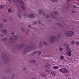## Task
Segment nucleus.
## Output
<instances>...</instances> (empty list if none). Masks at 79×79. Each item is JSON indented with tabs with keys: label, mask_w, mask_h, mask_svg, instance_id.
<instances>
[{
	"label": "nucleus",
	"mask_w": 79,
	"mask_h": 79,
	"mask_svg": "<svg viewBox=\"0 0 79 79\" xmlns=\"http://www.w3.org/2000/svg\"><path fill=\"white\" fill-rule=\"evenodd\" d=\"M36 48L35 46H34L32 48V46H30V45H28L27 47H26L24 49V51L23 52V53H26V52H30L31 50H33Z\"/></svg>",
	"instance_id": "f257e3e1"
},
{
	"label": "nucleus",
	"mask_w": 79,
	"mask_h": 79,
	"mask_svg": "<svg viewBox=\"0 0 79 79\" xmlns=\"http://www.w3.org/2000/svg\"><path fill=\"white\" fill-rule=\"evenodd\" d=\"M64 35L66 37H71L74 35V32L71 31H67L65 32Z\"/></svg>",
	"instance_id": "f03ea898"
},
{
	"label": "nucleus",
	"mask_w": 79,
	"mask_h": 79,
	"mask_svg": "<svg viewBox=\"0 0 79 79\" xmlns=\"http://www.w3.org/2000/svg\"><path fill=\"white\" fill-rule=\"evenodd\" d=\"M59 71L60 73H68V70L65 68H62L59 69Z\"/></svg>",
	"instance_id": "7ed1b4c3"
},
{
	"label": "nucleus",
	"mask_w": 79,
	"mask_h": 79,
	"mask_svg": "<svg viewBox=\"0 0 79 79\" xmlns=\"http://www.w3.org/2000/svg\"><path fill=\"white\" fill-rule=\"evenodd\" d=\"M50 42L51 44H54L55 40V36H52L50 37Z\"/></svg>",
	"instance_id": "20e7f679"
},
{
	"label": "nucleus",
	"mask_w": 79,
	"mask_h": 79,
	"mask_svg": "<svg viewBox=\"0 0 79 79\" xmlns=\"http://www.w3.org/2000/svg\"><path fill=\"white\" fill-rule=\"evenodd\" d=\"M17 9H18V12L17 13V16L19 19H22V16L21 15V13H20V10L18 9V8Z\"/></svg>",
	"instance_id": "39448f33"
},
{
	"label": "nucleus",
	"mask_w": 79,
	"mask_h": 79,
	"mask_svg": "<svg viewBox=\"0 0 79 79\" xmlns=\"http://www.w3.org/2000/svg\"><path fill=\"white\" fill-rule=\"evenodd\" d=\"M9 61V59L6 55H5L3 58V61L4 63L5 62H8Z\"/></svg>",
	"instance_id": "423d86ee"
},
{
	"label": "nucleus",
	"mask_w": 79,
	"mask_h": 79,
	"mask_svg": "<svg viewBox=\"0 0 79 79\" xmlns=\"http://www.w3.org/2000/svg\"><path fill=\"white\" fill-rule=\"evenodd\" d=\"M60 39V37L58 36L55 37V41H59Z\"/></svg>",
	"instance_id": "0eeeda50"
},
{
	"label": "nucleus",
	"mask_w": 79,
	"mask_h": 79,
	"mask_svg": "<svg viewBox=\"0 0 79 79\" xmlns=\"http://www.w3.org/2000/svg\"><path fill=\"white\" fill-rule=\"evenodd\" d=\"M35 16L33 14H29L28 15V17L29 18H34Z\"/></svg>",
	"instance_id": "6e6552de"
},
{
	"label": "nucleus",
	"mask_w": 79,
	"mask_h": 79,
	"mask_svg": "<svg viewBox=\"0 0 79 79\" xmlns=\"http://www.w3.org/2000/svg\"><path fill=\"white\" fill-rule=\"evenodd\" d=\"M18 2L20 3V5H21L22 6L23 5H24V2H22V0H17Z\"/></svg>",
	"instance_id": "1a4fd4ad"
},
{
	"label": "nucleus",
	"mask_w": 79,
	"mask_h": 79,
	"mask_svg": "<svg viewBox=\"0 0 79 79\" xmlns=\"http://www.w3.org/2000/svg\"><path fill=\"white\" fill-rule=\"evenodd\" d=\"M66 49L67 51L68 52H72V51H71V49H70L69 48L66 47Z\"/></svg>",
	"instance_id": "9d476101"
},
{
	"label": "nucleus",
	"mask_w": 79,
	"mask_h": 79,
	"mask_svg": "<svg viewBox=\"0 0 79 79\" xmlns=\"http://www.w3.org/2000/svg\"><path fill=\"white\" fill-rule=\"evenodd\" d=\"M45 67L46 68L48 69L50 68V65L48 63H47L45 65Z\"/></svg>",
	"instance_id": "9b49d317"
},
{
	"label": "nucleus",
	"mask_w": 79,
	"mask_h": 79,
	"mask_svg": "<svg viewBox=\"0 0 79 79\" xmlns=\"http://www.w3.org/2000/svg\"><path fill=\"white\" fill-rule=\"evenodd\" d=\"M50 16H51V17L52 18V19H55V18H56V17H55L52 13H50Z\"/></svg>",
	"instance_id": "f8f14e48"
},
{
	"label": "nucleus",
	"mask_w": 79,
	"mask_h": 79,
	"mask_svg": "<svg viewBox=\"0 0 79 79\" xmlns=\"http://www.w3.org/2000/svg\"><path fill=\"white\" fill-rule=\"evenodd\" d=\"M41 76L42 77H47V75L46 74L42 73L41 74Z\"/></svg>",
	"instance_id": "ddd939ff"
},
{
	"label": "nucleus",
	"mask_w": 79,
	"mask_h": 79,
	"mask_svg": "<svg viewBox=\"0 0 79 79\" xmlns=\"http://www.w3.org/2000/svg\"><path fill=\"white\" fill-rule=\"evenodd\" d=\"M2 33H3V34H7V30H6V29H4L2 31Z\"/></svg>",
	"instance_id": "4468645a"
},
{
	"label": "nucleus",
	"mask_w": 79,
	"mask_h": 79,
	"mask_svg": "<svg viewBox=\"0 0 79 79\" xmlns=\"http://www.w3.org/2000/svg\"><path fill=\"white\" fill-rule=\"evenodd\" d=\"M22 9L23 10H25L26 9V7L24 5H22L21 6Z\"/></svg>",
	"instance_id": "2eb2a0df"
},
{
	"label": "nucleus",
	"mask_w": 79,
	"mask_h": 79,
	"mask_svg": "<svg viewBox=\"0 0 79 79\" xmlns=\"http://www.w3.org/2000/svg\"><path fill=\"white\" fill-rule=\"evenodd\" d=\"M11 38L12 39H13L14 40H16V39H17V37L15 35H14L12 36Z\"/></svg>",
	"instance_id": "dca6fc26"
},
{
	"label": "nucleus",
	"mask_w": 79,
	"mask_h": 79,
	"mask_svg": "<svg viewBox=\"0 0 79 79\" xmlns=\"http://www.w3.org/2000/svg\"><path fill=\"white\" fill-rule=\"evenodd\" d=\"M44 71L47 73H49L50 72V70L49 69H45Z\"/></svg>",
	"instance_id": "f3484780"
},
{
	"label": "nucleus",
	"mask_w": 79,
	"mask_h": 79,
	"mask_svg": "<svg viewBox=\"0 0 79 79\" xmlns=\"http://www.w3.org/2000/svg\"><path fill=\"white\" fill-rule=\"evenodd\" d=\"M30 63H35V60H31L30 61Z\"/></svg>",
	"instance_id": "a211bd4d"
},
{
	"label": "nucleus",
	"mask_w": 79,
	"mask_h": 79,
	"mask_svg": "<svg viewBox=\"0 0 79 79\" xmlns=\"http://www.w3.org/2000/svg\"><path fill=\"white\" fill-rule=\"evenodd\" d=\"M42 42H41L40 43L39 46V48H41L42 47Z\"/></svg>",
	"instance_id": "6ab92c4d"
},
{
	"label": "nucleus",
	"mask_w": 79,
	"mask_h": 79,
	"mask_svg": "<svg viewBox=\"0 0 79 79\" xmlns=\"http://www.w3.org/2000/svg\"><path fill=\"white\" fill-rule=\"evenodd\" d=\"M72 52H68L67 53V54L69 56H71V55H72V54L71 53Z\"/></svg>",
	"instance_id": "aec40b11"
},
{
	"label": "nucleus",
	"mask_w": 79,
	"mask_h": 79,
	"mask_svg": "<svg viewBox=\"0 0 79 79\" xmlns=\"http://www.w3.org/2000/svg\"><path fill=\"white\" fill-rule=\"evenodd\" d=\"M26 70V68L25 67H23L22 68V70L23 71H25Z\"/></svg>",
	"instance_id": "412c9836"
},
{
	"label": "nucleus",
	"mask_w": 79,
	"mask_h": 79,
	"mask_svg": "<svg viewBox=\"0 0 79 79\" xmlns=\"http://www.w3.org/2000/svg\"><path fill=\"white\" fill-rule=\"evenodd\" d=\"M39 14H41L42 13V10H39L38 11Z\"/></svg>",
	"instance_id": "4be33fe9"
},
{
	"label": "nucleus",
	"mask_w": 79,
	"mask_h": 79,
	"mask_svg": "<svg viewBox=\"0 0 79 79\" xmlns=\"http://www.w3.org/2000/svg\"><path fill=\"white\" fill-rule=\"evenodd\" d=\"M7 40V38L6 37H5L2 39V41H5Z\"/></svg>",
	"instance_id": "5701e85b"
},
{
	"label": "nucleus",
	"mask_w": 79,
	"mask_h": 79,
	"mask_svg": "<svg viewBox=\"0 0 79 79\" xmlns=\"http://www.w3.org/2000/svg\"><path fill=\"white\" fill-rule=\"evenodd\" d=\"M53 68L54 69H58V67L54 66L53 67Z\"/></svg>",
	"instance_id": "b1692460"
},
{
	"label": "nucleus",
	"mask_w": 79,
	"mask_h": 79,
	"mask_svg": "<svg viewBox=\"0 0 79 79\" xmlns=\"http://www.w3.org/2000/svg\"><path fill=\"white\" fill-rule=\"evenodd\" d=\"M4 6H5L4 5H2L1 6H0V10L1 9H3V8H4Z\"/></svg>",
	"instance_id": "393cba45"
},
{
	"label": "nucleus",
	"mask_w": 79,
	"mask_h": 79,
	"mask_svg": "<svg viewBox=\"0 0 79 79\" xmlns=\"http://www.w3.org/2000/svg\"><path fill=\"white\" fill-rule=\"evenodd\" d=\"M51 74L52 76H55L56 74L55 73V72H52L51 73Z\"/></svg>",
	"instance_id": "a878e982"
},
{
	"label": "nucleus",
	"mask_w": 79,
	"mask_h": 79,
	"mask_svg": "<svg viewBox=\"0 0 79 79\" xmlns=\"http://www.w3.org/2000/svg\"><path fill=\"white\" fill-rule=\"evenodd\" d=\"M60 59H61V60H63V59H64V58L63 56H60Z\"/></svg>",
	"instance_id": "bb28decb"
},
{
	"label": "nucleus",
	"mask_w": 79,
	"mask_h": 79,
	"mask_svg": "<svg viewBox=\"0 0 79 79\" xmlns=\"http://www.w3.org/2000/svg\"><path fill=\"white\" fill-rule=\"evenodd\" d=\"M11 12V9H8V13H9Z\"/></svg>",
	"instance_id": "cd10ccee"
},
{
	"label": "nucleus",
	"mask_w": 79,
	"mask_h": 79,
	"mask_svg": "<svg viewBox=\"0 0 79 79\" xmlns=\"http://www.w3.org/2000/svg\"><path fill=\"white\" fill-rule=\"evenodd\" d=\"M7 45H12V43L10 42H8L7 44Z\"/></svg>",
	"instance_id": "c85d7f7f"
},
{
	"label": "nucleus",
	"mask_w": 79,
	"mask_h": 79,
	"mask_svg": "<svg viewBox=\"0 0 79 79\" xmlns=\"http://www.w3.org/2000/svg\"><path fill=\"white\" fill-rule=\"evenodd\" d=\"M53 13L55 14V15H58V12H56V11H53Z\"/></svg>",
	"instance_id": "c756f323"
},
{
	"label": "nucleus",
	"mask_w": 79,
	"mask_h": 79,
	"mask_svg": "<svg viewBox=\"0 0 79 79\" xmlns=\"http://www.w3.org/2000/svg\"><path fill=\"white\" fill-rule=\"evenodd\" d=\"M57 25H59V26H60V27H63V25H61L60 23H57Z\"/></svg>",
	"instance_id": "7c9ffc66"
},
{
	"label": "nucleus",
	"mask_w": 79,
	"mask_h": 79,
	"mask_svg": "<svg viewBox=\"0 0 79 79\" xmlns=\"http://www.w3.org/2000/svg\"><path fill=\"white\" fill-rule=\"evenodd\" d=\"M43 43L45 45H46V46H47V43L45 41H43Z\"/></svg>",
	"instance_id": "2f4dec72"
},
{
	"label": "nucleus",
	"mask_w": 79,
	"mask_h": 79,
	"mask_svg": "<svg viewBox=\"0 0 79 79\" xmlns=\"http://www.w3.org/2000/svg\"><path fill=\"white\" fill-rule=\"evenodd\" d=\"M3 27V24H0V28H2Z\"/></svg>",
	"instance_id": "473e14b6"
},
{
	"label": "nucleus",
	"mask_w": 79,
	"mask_h": 79,
	"mask_svg": "<svg viewBox=\"0 0 79 79\" xmlns=\"http://www.w3.org/2000/svg\"><path fill=\"white\" fill-rule=\"evenodd\" d=\"M76 44L77 45H79V41H76Z\"/></svg>",
	"instance_id": "72a5a7b5"
},
{
	"label": "nucleus",
	"mask_w": 79,
	"mask_h": 79,
	"mask_svg": "<svg viewBox=\"0 0 79 79\" xmlns=\"http://www.w3.org/2000/svg\"><path fill=\"white\" fill-rule=\"evenodd\" d=\"M37 53V51H35L34 52L32 53V55H34V54H35V53Z\"/></svg>",
	"instance_id": "f704fd0d"
},
{
	"label": "nucleus",
	"mask_w": 79,
	"mask_h": 79,
	"mask_svg": "<svg viewBox=\"0 0 79 79\" xmlns=\"http://www.w3.org/2000/svg\"><path fill=\"white\" fill-rule=\"evenodd\" d=\"M23 15H24V16H27V14H26V13H23Z\"/></svg>",
	"instance_id": "c9c22d12"
},
{
	"label": "nucleus",
	"mask_w": 79,
	"mask_h": 79,
	"mask_svg": "<svg viewBox=\"0 0 79 79\" xmlns=\"http://www.w3.org/2000/svg\"><path fill=\"white\" fill-rule=\"evenodd\" d=\"M3 22H6V20L5 19H3Z\"/></svg>",
	"instance_id": "e433bc0d"
},
{
	"label": "nucleus",
	"mask_w": 79,
	"mask_h": 79,
	"mask_svg": "<svg viewBox=\"0 0 79 79\" xmlns=\"http://www.w3.org/2000/svg\"><path fill=\"white\" fill-rule=\"evenodd\" d=\"M71 44L73 45L74 44H75L74 41H72V42H71Z\"/></svg>",
	"instance_id": "4c0bfd02"
},
{
	"label": "nucleus",
	"mask_w": 79,
	"mask_h": 79,
	"mask_svg": "<svg viewBox=\"0 0 79 79\" xmlns=\"http://www.w3.org/2000/svg\"><path fill=\"white\" fill-rule=\"evenodd\" d=\"M42 15L43 16H45V15H46V13H42Z\"/></svg>",
	"instance_id": "58836bf2"
},
{
	"label": "nucleus",
	"mask_w": 79,
	"mask_h": 79,
	"mask_svg": "<svg viewBox=\"0 0 79 79\" xmlns=\"http://www.w3.org/2000/svg\"><path fill=\"white\" fill-rule=\"evenodd\" d=\"M59 50L60 51H62V50H63V48H60Z\"/></svg>",
	"instance_id": "ea45409f"
},
{
	"label": "nucleus",
	"mask_w": 79,
	"mask_h": 79,
	"mask_svg": "<svg viewBox=\"0 0 79 79\" xmlns=\"http://www.w3.org/2000/svg\"><path fill=\"white\" fill-rule=\"evenodd\" d=\"M71 12H72V13H76V12L74 11V10H71Z\"/></svg>",
	"instance_id": "a19ab883"
},
{
	"label": "nucleus",
	"mask_w": 79,
	"mask_h": 79,
	"mask_svg": "<svg viewBox=\"0 0 79 79\" xmlns=\"http://www.w3.org/2000/svg\"><path fill=\"white\" fill-rule=\"evenodd\" d=\"M55 2H56V3L58 2V0H54Z\"/></svg>",
	"instance_id": "79ce46f5"
},
{
	"label": "nucleus",
	"mask_w": 79,
	"mask_h": 79,
	"mask_svg": "<svg viewBox=\"0 0 79 79\" xmlns=\"http://www.w3.org/2000/svg\"><path fill=\"white\" fill-rule=\"evenodd\" d=\"M38 53L39 55H40V54H41V52L38 51Z\"/></svg>",
	"instance_id": "37998d69"
},
{
	"label": "nucleus",
	"mask_w": 79,
	"mask_h": 79,
	"mask_svg": "<svg viewBox=\"0 0 79 79\" xmlns=\"http://www.w3.org/2000/svg\"><path fill=\"white\" fill-rule=\"evenodd\" d=\"M21 31H25V30H24V29H23V28H21Z\"/></svg>",
	"instance_id": "c03bdc74"
},
{
	"label": "nucleus",
	"mask_w": 79,
	"mask_h": 79,
	"mask_svg": "<svg viewBox=\"0 0 79 79\" xmlns=\"http://www.w3.org/2000/svg\"><path fill=\"white\" fill-rule=\"evenodd\" d=\"M28 27H29V28H31V25H28Z\"/></svg>",
	"instance_id": "a18cd8bd"
},
{
	"label": "nucleus",
	"mask_w": 79,
	"mask_h": 79,
	"mask_svg": "<svg viewBox=\"0 0 79 79\" xmlns=\"http://www.w3.org/2000/svg\"><path fill=\"white\" fill-rule=\"evenodd\" d=\"M29 29H27V31H26V32L27 33L28 32H29Z\"/></svg>",
	"instance_id": "49530a36"
},
{
	"label": "nucleus",
	"mask_w": 79,
	"mask_h": 79,
	"mask_svg": "<svg viewBox=\"0 0 79 79\" xmlns=\"http://www.w3.org/2000/svg\"><path fill=\"white\" fill-rule=\"evenodd\" d=\"M33 24H37V22H33Z\"/></svg>",
	"instance_id": "de8ad7c7"
},
{
	"label": "nucleus",
	"mask_w": 79,
	"mask_h": 79,
	"mask_svg": "<svg viewBox=\"0 0 79 79\" xmlns=\"http://www.w3.org/2000/svg\"><path fill=\"white\" fill-rule=\"evenodd\" d=\"M11 34L12 35H13L15 34V33L14 32H13L11 33Z\"/></svg>",
	"instance_id": "09e8293b"
},
{
	"label": "nucleus",
	"mask_w": 79,
	"mask_h": 79,
	"mask_svg": "<svg viewBox=\"0 0 79 79\" xmlns=\"http://www.w3.org/2000/svg\"><path fill=\"white\" fill-rule=\"evenodd\" d=\"M50 1L51 2H55V0H50Z\"/></svg>",
	"instance_id": "8fccbe9b"
},
{
	"label": "nucleus",
	"mask_w": 79,
	"mask_h": 79,
	"mask_svg": "<svg viewBox=\"0 0 79 79\" xmlns=\"http://www.w3.org/2000/svg\"><path fill=\"white\" fill-rule=\"evenodd\" d=\"M48 17H49V15H47V16H46V17L47 18H48Z\"/></svg>",
	"instance_id": "3c124183"
},
{
	"label": "nucleus",
	"mask_w": 79,
	"mask_h": 79,
	"mask_svg": "<svg viewBox=\"0 0 79 79\" xmlns=\"http://www.w3.org/2000/svg\"><path fill=\"white\" fill-rule=\"evenodd\" d=\"M38 23L40 24L41 23V22L40 21H38Z\"/></svg>",
	"instance_id": "603ef678"
},
{
	"label": "nucleus",
	"mask_w": 79,
	"mask_h": 79,
	"mask_svg": "<svg viewBox=\"0 0 79 79\" xmlns=\"http://www.w3.org/2000/svg\"><path fill=\"white\" fill-rule=\"evenodd\" d=\"M66 47H68H68H69V45H66Z\"/></svg>",
	"instance_id": "864d4df0"
},
{
	"label": "nucleus",
	"mask_w": 79,
	"mask_h": 79,
	"mask_svg": "<svg viewBox=\"0 0 79 79\" xmlns=\"http://www.w3.org/2000/svg\"><path fill=\"white\" fill-rule=\"evenodd\" d=\"M73 7H74V8H76V6H73Z\"/></svg>",
	"instance_id": "5fc2aeb1"
},
{
	"label": "nucleus",
	"mask_w": 79,
	"mask_h": 79,
	"mask_svg": "<svg viewBox=\"0 0 79 79\" xmlns=\"http://www.w3.org/2000/svg\"><path fill=\"white\" fill-rule=\"evenodd\" d=\"M32 79H36L34 77H33L32 78Z\"/></svg>",
	"instance_id": "6e6d98bb"
},
{
	"label": "nucleus",
	"mask_w": 79,
	"mask_h": 79,
	"mask_svg": "<svg viewBox=\"0 0 79 79\" xmlns=\"http://www.w3.org/2000/svg\"><path fill=\"white\" fill-rule=\"evenodd\" d=\"M1 37H3V34H1Z\"/></svg>",
	"instance_id": "4d7b16f0"
},
{
	"label": "nucleus",
	"mask_w": 79,
	"mask_h": 79,
	"mask_svg": "<svg viewBox=\"0 0 79 79\" xmlns=\"http://www.w3.org/2000/svg\"><path fill=\"white\" fill-rule=\"evenodd\" d=\"M9 40H11H11H12L11 39V38H10L9 39Z\"/></svg>",
	"instance_id": "13d9d810"
},
{
	"label": "nucleus",
	"mask_w": 79,
	"mask_h": 79,
	"mask_svg": "<svg viewBox=\"0 0 79 79\" xmlns=\"http://www.w3.org/2000/svg\"><path fill=\"white\" fill-rule=\"evenodd\" d=\"M59 66V67H61V66H62V65H60Z\"/></svg>",
	"instance_id": "bf43d9fd"
},
{
	"label": "nucleus",
	"mask_w": 79,
	"mask_h": 79,
	"mask_svg": "<svg viewBox=\"0 0 79 79\" xmlns=\"http://www.w3.org/2000/svg\"><path fill=\"white\" fill-rule=\"evenodd\" d=\"M9 2H10V1H11V0H7Z\"/></svg>",
	"instance_id": "052dcab7"
},
{
	"label": "nucleus",
	"mask_w": 79,
	"mask_h": 79,
	"mask_svg": "<svg viewBox=\"0 0 79 79\" xmlns=\"http://www.w3.org/2000/svg\"><path fill=\"white\" fill-rule=\"evenodd\" d=\"M68 60H69L70 59V58L68 57Z\"/></svg>",
	"instance_id": "680f3d73"
},
{
	"label": "nucleus",
	"mask_w": 79,
	"mask_h": 79,
	"mask_svg": "<svg viewBox=\"0 0 79 79\" xmlns=\"http://www.w3.org/2000/svg\"><path fill=\"white\" fill-rule=\"evenodd\" d=\"M71 0H68V2H69V1H70Z\"/></svg>",
	"instance_id": "e2e57ef3"
},
{
	"label": "nucleus",
	"mask_w": 79,
	"mask_h": 79,
	"mask_svg": "<svg viewBox=\"0 0 79 79\" xmlns=\"http://www.w3.org/2000/svg\"><path fill=\"white\" fill-rule=\"evenodd\" d=\"M68 79H71V78H69Z\"/></svg>",
	"instance_id": "0e129e2a"
},
{
	"label": "nucleus",
	"mask_w": 79,
	"mask_h": 79,
	"mask_svg": "<svg viewBox=\"0 0 79 79\" xmlns=\"http://www.w3.org/2000/svg\"><path fill=\"white\" fill-rule=\"evenodd\" d=\"M13 0V1H15V0Z\"/></svg>",
	"instance_id": "69168bd1"
}]
</instances>
